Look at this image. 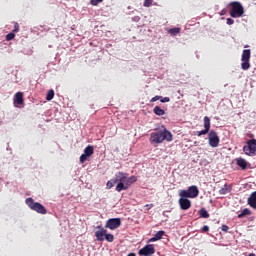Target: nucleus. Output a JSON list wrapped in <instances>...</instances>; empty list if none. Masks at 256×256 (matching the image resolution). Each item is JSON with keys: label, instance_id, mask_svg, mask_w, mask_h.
Returning a JSON list of instances; mask_svg holds the SVG:
<instances>
[{"label": "nucleus", "instance_id": "nucleus-38", "mask_svg": "<svg viewBox=\"0 0 256 256\" xmlns=\"http://www.w3.org/2000/svg\"><path fill=\"white\" fill-rule=\"evenodd\" d=\"M233 23H235V20L227 18V25H233Z\"/></svg>", "mask_w": 256, "mask_h": 256}, {"label": "nucleus", "instance_id": "nucleus-4", "mask_svg": "<svg viewBox=\"0 0 256 256\" xmlns=\"http://www.w3.org/2000/svg\"><path fill=\"white\" fill-rule=\"evenodd\" d=\"M245 155L249 157H255L256 155V139H250L247 141V145L243 146Z\"/></svg>", "mask_w": 256, "mask_h": 256}, {"label": "nucleus", "instance_id": "nucleus-28", "mask_svg": "<svg viewBox=\"0 0 256 256\" xmlns=\"http://www.w3.org/2000/svg\"><path fill=\"white\" fill-rule=\"evenodd\" d=\"M53 97H55V91L49 90L46 96L47 101H52Z\"/></svg>", "mask_w": 256, "mask_h": 256}, {"label": "nucleus", "instance_id": "nucleus-1", "mask_svg": "<svg viewBox=\"0 0 256 256\" xmlns=\"http://www.w3.org/2000/svg\"><path fill=\"white\" fill-rule=\"evenodd\" d=\"M163 141H173V134H171L167 128H164L162 131L152 132L150 134V143L152 145H159V143H163Z\"/></svg>", "mask_w": 256, "mask_h": 256}, {"label": "nucleus", "instance_id": "nucleus-19", "mask_svg": "<svg viewBox=\"0 0 256 256\" xmlns=\"http://www.w3.org/2000/svg\"><path fill=\"white\" fill-rule=\"evenodd\" d=\"M137 182V176H130L127 177L126 176V186L129 188L131 187V185H133V183Z\"/></svg>", "mask_w": 256, "mask_h": 256}, {"label": "nucleus", "instance_id": "nucleus-9", "mask_svg": "<svg viewBox=\"0 0 256 256\" xmlns=\"http://www.w3.org/2000/svg\"><path fill=\"white\" fill-rule=\"evenodd\" d=\"M203 121H204V130L197 132L198 137H201V135H207V133H210L209 131L211 129V119L208 116H205Z\"/></svg>", "mask_w": 256, "mask_h": 256}, {"label": "nucleus", "instance_id": "nucleus-34", "mask_svg": "<svg viewBox=\"0 0 256 256\" xmlns=\"http://www.w3.org/2000/svg\"><path fill=\"white\" fill-rule=\"evenodd\" d=\"M161 103H169V101H171V98L169 97H164V98H160Z\"/></svg>", "mask_w": 256, "mask_h": 256}, {"label": "nucleus", "instance_id": "nucleus-5", "mask_svg": "<svg viewBox=\"0 0 256 256\" xmlns=\"http://www.w3.org/2000/svg\"><path fill=\"white\" fill-rule=\"evenodd\" d=\"M251 59V50L250 49H246L243 50L242 52V64H241V69H243V71H247L249 69H251V64L249 63Z\"/></svg>", "mask_w": 256, "mask_h": 256}, {"label": "nucleus", "instance_id": "nucleus-16", "mask_svg": "<svg viewBox=\"0 0 256 256\" xmlns=\"http://www.w3.org/2000/svg\"><path fill=\"white\" fill-rule=\"evenodd\" d=\"M248 205H250L252 209H256V191L253 192L248 198Z\"/></svg>", "mask_w": 256, "mask_h": 256}, {"label": "nucleus", "instance_id": "nucleus-35", "mask_svg": "<svg viewBox=\"0 0 256 256\" xmlns=\"http://www.w3.org/2000/svg\"><path fill=\"white\" fill-rule=\"evenodd\" d=\"M159 99H162V96H155L150 101L151 103H155V101H159Z\"/></svg>", "mask_w": 256, "mask_h": 256}, {"label": "nucleus", "instance_id": "nucleus-21", "mask_svg": "<svg viewBox=\"0 0 256 256\" xmlns=\"http://www.w3.org/2000/svg\"><path fill=\"white\" fill-rule=\"evenodd\" d=\"M127 189H129V188L127 187V184L118 182V184H117V186H116V191H117L118 193H121V191H127Z\"/></svg>", "mask_w": 256, "mask_h": 256}, {"label": "nucleus", "instance_id": "nucleus-37", "mask_svg": "<svg viewBox=\"0 0 256 256\" xmlns=\"http://www.w3.org/2000/svg\"><path fill=\"white\" fill-rule=\"evenodd\" d=\"M221 229H222V231H224V233H227V231H229V226L222 225Z\"/></svg>", "mask_w": 256, "mask_h": 256}, {"label": "nucleus", "instance_id": "nucleus-10", "mask_svg": "<svg viewBox=\"0 0 256 256\" xmlns=\"http://www.w3.org/2000/svg\"><path fill=\"white\" fill-rule=\"evenodd\" d=\"M93 153H95V148L92 145H88L84 149V154H82L80 156V163H84L85 161H87V158L91 157V155H93Z\"/></svg>", "mask_w": 256, "mask_h": 256}, {"label": "nucleus", "instance_id": "nucleus-3", "mask_svg": "<svg viewBox=\"0 0 256 256\" xmlns=\"http://www.w3.org/2000/svg\"><path fill=\"white\" fill-rule=\"evenodd\" d=\"M230 7H232L230 11V16L234 19H237V17H243V13H245V10L243 9V5H241V2H230Z\"/></svg>", "mask_w": 256, "mask_h": 256}, {"label": "nucleus", "instance_id": "nucleus-17", "mask_svg": "<svg viewBox=\"0 0 256 256\" xmlns=\"http://www.w3.org/2000/svg\"><path fill=\"white\" fill-rule=\"evenodd\" d=\"M236 163H237L238 167H241L243 169V171H245V169H247V161L245 159L237 158Z\"/></svg>", "mask_w": 256, "mask_h": 256}, {"label": "nucleus", "instance_id": "nucleus-12", "mask_svg": "<svg viewBox=\"0 0 256 256\" xmlns=\"http://www.w3.org/2000/svg\"><path fill=\"white\" fill-rule=\"evenodd\" d=\"M178 203H179L180 209H182V211H187V209H191V200H189L187 198H180L178 200Z\"/></svg>", "mask_w": 256, "mask_h": 256}, {"label": "nucleus", "instance_id": "nucleus-42", "mask_svg": "<svg viewBox=\"0 0 256 256\" xmlns=\"http://www.w3.org/2000/svg\"><path fill=\"white\" fill-rule=\"evenodd\" d=\"M146 207H152V205L147 204Z\"/></svg>", "mask_w": 256, "mask_h": 256}, {"label": "nucleus", "instance_id": "nucleus-18", "mask_svg": "<svg viewBox=\"0 0 256 256\" xmlns=\"http://www.w3.org/2000/svg\"><path fill=\"white\" fill-rule=\"evenodd\" d=\"M153 113L155 115H158V117H163V115H165V110H163L161 107L159 106H155L153 108Z\"/></svg>", "mask_w": 256, "mask_h": 256}, {"label": "nucleus", "instance_id": "nucleus-7", "mask_svg": "<svg viewBox=\"0 0 256 256\" xmlns=\"http://www.w3.org/2000/svg\"><path fill=\"white\" fill-rule=\"evenodd\" d=\"M119 227H121V218H110L105 225V228L111 231H115V229H119Z\"/></svg>", "mask_w": 256, "mask_h": 256}, {"label": "nucleus", "instance_id": "nucleus-39", "mask_svg": "<svg viewBox=\"0 0 256 256\" xmlns=\"http://www.w3.org/2000/svg\"><path fill=\"white\" fill-rule=\"evenodd\" d=\"M155 241H157L155 236L149 239V243H155Z\"/></svg>", "mask_w": 256, "mask_h": 256}, {"label": "nucleus", "instance_id": "nucleus-24", "mask_svg": "<svg viewBox=\"0 0 256 256\" xmlns=\"http://www.w3.org/2000/svg\"><path fill=\"white\" fill-rule=\"evenodd\" d=\"M199 215L203 219H209V212H207V210L205 208H202L199 210Z\"/></svg>", "mask_w": 256, "mask_h": 256}, {"label": "nucleus", "instance_id": "nucleus-30", "mask_svg": "<svg viewBox=\"0 0 256 256\" xmlns=\"http://www.w3.org/2000/svg\"><path fill=\"white\" fill-rule=\"evenodd\" d=\"M13 39H15V32L6 35V41H13Z\"/></svg>", "mask_w": 256, "mask_h": 256}, {"label": "nucleus", "instance_id": "nucleus-26", "mask_svg": "<svg viewBox=\"0 0 256 256\" xmlns=\"http://www.w3.org/2000/svg\"><path fill=\"white\" fill-rule=\"evenodd\" d=\"M104 239H106L108 243H113V241H115V236L113 234L106 233V236H104Z\"/></svg>", "mask_w": 256, "mask_h": 256}, {"label": "nucleus", "instance_id": "nucleus-33", "mask_svg": "<svg viewBox=\"0 0 256 256\" xmlns=\"http://www.w3.org/2000/svg\"><path fill=\"white\" fill-rule=\"evenodd\" d=\"M12 32H14V33H19V23L15 22V24H14V29H13Z\"/></svg>", "mask_w": 256, "mask_h": 256}, {"label": "nucleus", "instance_id": "nucleus-6", "mask_svg": "<svg viewBox=\"0 0 256 256\" xmlns=\"http://www.w3.org/2000/svg\"><path fill=\"white\" fill-rule=\"evenodd\" d=\"M208 141H209V145L210 147H219V143H220V139H219V135H217V132H215V130H211L208 133Z\"/></svg>", "mask_w": 256, "mask_h": 256}, {"label": "nucleus", "instance_id": "nucleus-40", "mask_svg": "<svg viewBox=\"0 0 256 256\" xmlns=\"http://www.w3.org/2000/svg\"><path fill=\"white\" fill-rule=\"evenodd\" d=\"M127 256H137V254L131 252V253H129Z\"/></svg>", "mask_w": 256, "mask_h": 256}, {"label": "nucleus", "instance_id": "nucleus-11", "mask_svg": "<svg viewBox=\"0 0 256 256\" xmlns=\"http://www.w3.org/2000/svg\"><path fill=\"white\" fill-rule=\"evenodd\" d=\"M95 231V237L97 241H105V236L107 235V230L103 228L102 226H97Z\"/></svg>", "mask_w": 256, "mask_h": 256}, {"label": "nucleus", "instance_id": "nucleus-25", "mask_svg": "<svg viewBox=\"0 0 256 256\" xmlns=\"http://www.w3.org/2000/svg\"><path fill=\"white\" fill-rule=\"evenodd\" d=\"M168 33H170V35H179V33H181V28H171L168 30Z\"/></svg>", "mask_w": 256, "mask_h": 256}, {"label": "nucleus", "instance_id": "nucleus-32", "mask_svg": "<svg viewBox=\"0 0 256 256\" xmlns=\"http://www.w3.org/2000/svg\"><path fill=\"white\" fill-rule=\"evenodd\" d=\"M153 5V0H144V7H151Z\"/></svg>", "mask_w": 256, "mask_h": 256}, {"label": "nucleus", "instance_id": "nucleus-41", "mask_svg": "<svg viewBox=\"0 0 256 256\" xmlns=\"http://www.w3.org/2000/svg\"><path fill=\"white\" fill-rule=\"evenodd\" d=\"M248 256H256L255 253H250Z\"/></svg>", "mask_w": 256, "mask_h": 256}, {"label": "nucleus", "instance_id": "nucleus-2", "mask_svg": "<svg viewBox=\"0 0 256 256\" xmlns=\"http://www.w3.org/2000/svg\"><path fill=\"white\" fill-rule=\"evenodd\" d=\"M25 202H26V205H28V207L32 211H36V213H39L40 215H47V209L45 208V206H43L39 202H35L33 198H27Z\"/></svg>", "mask_w": 256, "mask_h": 256}, {"label": "nucleus", "instance_id": "nucleus-23", "mask_svg": "<svg viewBox=\"0 0 256 256\" xmlns=\"http://www.w3.org/2000/svg\"><path fill=\"white\" fill-rule=\"evenodd\" d=\"M251 215V210L249 208H245L240 214H238V219H243V217H247Z\"/></svg>", "mask_w": 256, "mask_h": 256}, {"label": "nucleus", "instance_id": "nucleus-20", "mask_svg": "<svg viewBox=\"0 0 256 256\" xmlns=\"http://www.w3.org/2000/svg\"><path fill=\"white\" fill-rule=\"evenodd\" d=\"M180 199H191V194L189 192V189L187 190H181L179 192Z\"/></svg>", "mask_w": 256, "mask_h": 256}, {"label": "nucleus", "instance_id": "nucleus-22", "mask_svg": "<svg viewBox=\"0 0 256 256\" xmlns=\"http://www.w3.org/2000/svg\"><path fill=\"white\" fill-rule=\"evenodd\" d=\"M220 195H227V193H231V186L225 184L223 188L219 190Z\"/></svg>", "mask_w": 256, "mask_h": 256}, {"label": "nucleus", "instance_id": "nucleus-29", "mask_svg": "<svg viewBox=\"0 0 256 256\" xmlns=\"http://www.w3.org/2000/svg\"><path fill=\"white\" fill-rule=\"evenodd\" d=\"M163 235H165V231L160 230L154 235V237L156 238L157 241H159L160 239H163Z\"/></svg>", "mask_w": 256, "mask_h": 256}, {"label": "nucleus", "instance_id": "nucleus-15", "mask_svg": "<svg viewBox=\"0 0 256 256\" xmlns=\"http://www.w3.org/2000/svg\"><path fill=\"white\" fill-rule=\"evenodd\" d=\"M188 191L190 193V199H195V197H199V188H197V186H190L188 188Z\"/></svg>", "mask_w": 256, "mask_h": 256}, {"label": "nucleus", "instance_id": "nucleus-13", "mask_svg": "<svg viewBox=\"0 0 256 256\" xmlns=\"http://www.w3.org/2000/svg\"><path fill=\"white\" fill-rule=\"evenodd\" d=\"M25 103V100L23 99V92H17L14 96V105L17 107V105H23Z\"/></svg>", "mask_w": 256, "mask_h": 256}, {"label": "nucleus", "instance_id": "nucleus-8", "mask_svg": "<svg viewBox=\"0 0 256 256\" xmlns=\"http://www.w3.org/2000/svg\"><path fill=\"white\" fill-rule=\"evenodd\" d=\"M139 255L143 256H153L155 255V245L147 244L142 249L138 251Z\"/></svg>", "mask_w": 256, "mask_h": 256}, {"label": "nucleus", "instance_id": "nucleus-36", "mask_svg": "<svg viewBox=\"0 0 256 256\" xmlns=\"http://www.w3.org/2000/svg\"><path fill=\"white\" fill-rule=\"evenodd\" d=\"M209 231V226L205 225L202 227L201 233H207Z\"/></svg>", "mask_w": 256, "mask_h": 256}, {"label": "nucleus", "instance_id": "nucleus-27", "mask_svg": "<svg viewBox=\"0 0 256 256\" xmlns=\"http://www.w3.org/2000/svg\"><path fill=\"white\" fill-rule=\"evenodd\" d=\"M115 183H117V180H115V178L112 180H109L106 184L107 189H113V187L115 186Z\"/></svg>", "mask_w": 256, "mask_h": 256}, {"label": "nucleus", "instance_id": "nucleus-31", "mask_svg": "<svg viewBox=\"0 0 256 256\" xmlns=\"http://www.w3.org/2000/svg\"><path fill=\"white\" fill-rule=\"evenodd\" d=\"M99 3H103V0H90V4L93 5L94 7H97Z\"/></svg>", "mask_w": 256, "mask_h": 256}, {"label": "nucleus", "instance_id": "nucleus-14", "mask_svg": "<svg viewBox=\"0 0 256 256\" xmlns=\"http://www.w3.org/2000/svg\"><path fill=\"white\" fill-rule=\"evenodd\" d=\"M116 183H127V174L123 173V172H119L118 174H116L115 178Z\"/></svg>", "mask_w": 256, "mask_h": 256}]
</instances>
